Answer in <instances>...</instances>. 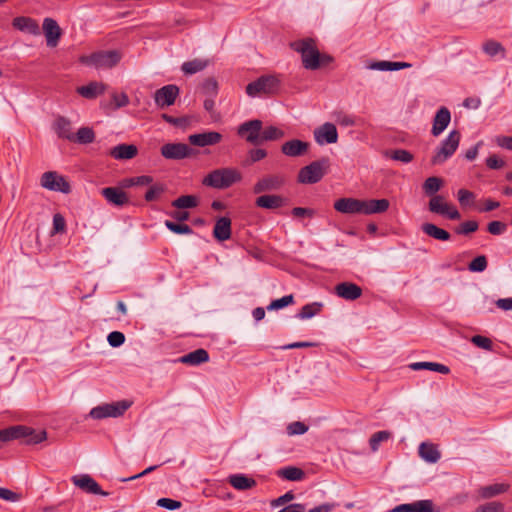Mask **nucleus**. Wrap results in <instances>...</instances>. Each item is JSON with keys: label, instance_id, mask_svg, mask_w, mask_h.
Returning a JSON list of instances; mask_svg holds the SVG:
<instances>
[{"label": "nucleus", "instance_id": "obj_8", "mask_svg": "<svg viewBox=\"0 0 512 512\" xmlns=\"http://www.w3.org/2000/svg\"><path fill=\"white\" fill-rule=\"evenodd\" d=\"M429 211L435 214L446 216L450 220H459L461 214L455 206L449 204L443 195H435L428 204Z\"/></svg>", "mask_w": 512, "mask_h": 512}, {"label": "nucleus", "instance_id": "obj_38", "mask_svg": "<svg viewBox=\"0 0 512 512\" xmlns=\"http://www.w3.org/2000/svg\"><path fill=\"white\" fill-rule=\"evenodd\" d=\"M443 180L437 176L428 177L423 183V190L427 196L431 198L438 195L437 192L443 186Z\"/></svg>", "mask_w": 512, "mask_h": 512}, {"label": "nucleus", "instance_id": "obj_44", "mask_svg": "<svg viewBox=\"0 0 512 512\" xmlns=\"http://www.w3.org/2000/svg\"><path fill=\"white\" fill-rule=\"evenodd\" d=\"M198 205V198L194 195H183L172 202V206L177 209L194 208Z\"/></svg>", "mask_w": 512, "mask_h": 512}, {"label": "nucleus", "instance_id": "obj_1", "mask_svg": "<svg viewBox=\"0 0 512 512\" xmlns=\"http://www.w3.org/2000/svg\"><path fill=\"white\" fill-rule=\"evenodd\" d=\"M291 49L301 55L302 65L307 70H317L333 62V57L321 54L312 38L296 40L290 43Z\"/></svg>", "mask_w": 512, "mask_h": 512}, {"label": "nucleus", "instance_id": "obj_12", "mask_svg": "<svg viewBox=\"0 0 512 512\" xmlns=\"http://www.w3.org/2000/svg\"><path fill=\"white\" fill-rule=\"evenodd\" d=\"M261 130L262 122L255 119L241 124L238 128V134L244 137L249 143L260 144Z\"/></svg>", "mask_w": 512, "mask_h": 512}, {"label": "nucleus", "instance_id": "obj_62", "mask_svg": "<svg viewBox=\"0 0 512 512\" xmlns=\"http://www.w3.org/2000/svg\"><path fill=\"white\" fill-rule=\"evenodd\" d=\"M472 343L476 346L483 348L485 350H491L492 349V341L491 339L481 336V335H475L471 339Z\"/></svg>", "mask_w": 512, "mask_h": 512}, {"label": "nucleus", "instance_id": "obj_17", "mask_svg": "<svg viewBox=\"0 0 512 512\" xmlns=\"http://www.w3.org/2000/svg\"><path fill=\"white\" fill-rule=\"evenodd\" d=\"M190 144L199 147L216 145L222 140V135L216 131L192 134L188 137Z\"/></svg>", "mask_w": 512, "mask_h": 512}, {"label": "nucleus", "instance_id": "obj_13", "mask_svg": "<svg viewBox=\"0 0 512 512\" xmlns=\"http://www.w3.org/2000/svg\"><path fill=\"white\" fill-rule=\"evenodd\" d=\"M314 139L319 145L334 144L338 141L337 128L333 123L326 122L314 130Z\"/></svg>", "mask_w": 512, "mask_h": 512}, {"label": "nucleus", "instance_id": "obj_22", "mask_svg": "<svg viewBox=\"0 0 512 512\" xmlns=\"http://www.w3.org/2000/svg\"><path fill=\"white\" fill-rule=\"evenodd\" d=\"M334 209L343 214H361L362 200L340 198L334 203Z\"/></svg>", "mask_w": 512, "mask_h": 512}, {"label": "nucleus", "instance_id": "obj_42", "mask_svg": "<svg viewBox=\"0 0 512 512\" xmlns=\"http://www.w3.org/2000/svg\"><path fill=\"white\" fill-rule=\"evenodd\" d=\"M285 136V132L276 127V126H268L261 130L260 134V143L263 141H275L282 139Z\"/></svg>", "mask_w": 512, "mask_h": 512}, {"label": "nucleus", "instance_id": "obj_7", "mask_svg": "<svg viewBox=\"0 0 512 512\" xmlns=\"http://www.w3.org/2000/svg\"><path fill=\"white\" fill-rule=\"evenodd\" d=\"M279 89V80L272 75L261 76L246 86V93L250 97L259 94H274Z\"/></svg>", "mask_w": 512, "mask_h": 512}, {"label": "nucleus", "instance_id": "obj_64", "mask_svg": "<svg viewBox=\"0 0 512 512\" xmlns=\"http://www.w3.org/2000/svg\"><path fill=\"white\" fill-rule=\"evenodd\" d=\"M486 165L490 169H501L504 167L505 162L503 159L493 154L486 159Z\"/></svg>", "mask_w": 512, "mask_h": 512}, {"label": "nucleus", "instance_id": "obj_5", "mask_svg": "<svg viewBox=\"0 0 512 512\" xmlns=\"http://www.w3.org/2000/svg\"><path fill=\"white\" fill-rule=\"evenodd\" d=\"M132 405V401L120 400L112 403H104L92 408L89 416L95 420H101L108 417L117 418L122 416Z\"/></svg>", "mask_w": 512, "mask_h": 512}, {"label": "nucleus", "instance_id": "obj_45", "mask_svg": "<svg viewBox=\"0 0 512 512\" xmlns=\"http://www.w3.org/2000/svg\"><path fill=\"white\" fill-rule=\"evenodd\" d=\"M95 139L94 131L89 127H81L76 135H74V140L80 144H89L92 143Z\"/></svg>", "mask_w": 512, "mask_h": 512}, {"label": "nucleus", "instance_id": "obj_58", "mask_svg": "<svg viewBox=\"0 0 512 512\" xmlns=\"http://www.w3.org/2000/svg\"><path fill=\"white\" fill-rule=\"evenodd\" d=\"M507 225L501 221H492L487 225V231L492 235H501L506 231Z\"/></svg>", "mask_w": 512, "mask_h": 512}, {"label": "nucleus", "instance_id": "obj_63", "mask_svg": "<svg viewBox=\"0 0 512 512\" xmlns=\"http://www.w3.org/2000/svg\"><path fill=\"white\" fill-rule=\"evenodd\" d=\"M17 432H18V430L14 426L0 430V441L8 442V441L16 439Z\"/></svg>", "mask_w": 512, "mask_h": 512}, {"label": "nucleus", "instance_id": "obj_31", "mask_svg": "<svg viewBox=\"0 0 512 512\" xmlns=\"http://www.w3.org/2000/svg\"><path fill=\"white\" fill-rule=\"evenodd\" d=\"M104 91L105 85L99 82H90L88 85L77 88V93L87 99H94Z\"/></svg>", "mask_w": 512, "mask_h": 512}, {"label": "nucleus", "instance_id": "obj_10", "mask_svg": "<svg viewBox=\"0 0 512 512\" xmlns=\"http://www.w3.org/2000/svg\"><path fill=\"white\" fill-rule=\"evenodd\" d=\"M161 155L166 159L181 160L194 155V150L184 143H167L161 147Z\"/></svg>", "mask_w": 512, "mask_h": 512}, {"label": "nucleus", "instance_id": "obj_20", "mask_svg": "<svg viewBox=\"0 0 512 512\" xmlns=\"http://www.w3.org/2000/svg\"><path fill=\"white\" fill-rule=\"evenodd\" d=\"M335 294L345 300L353 301L362 295V289L355 283L342 282L335 286Z\"/></svg>", "mask_w": 512, "mask_h": 512}, {"label": "nucleus", "instance_id": "obj_9", "mask_svg": "<svg viewBox=\"0 0 512 512\" xmlns=\"http://www.w3.org/2000/svg\"><path fill=\"white\" fill-rule=\"evenodd\" d=\"M40 184L43 188L67 194L71 191L69 182L56 171H48L42 174Z\"/></svg>", "mask_w": 512, "mask_h": 512}, {"label": "nucleus", "instance_id": "obj_16", "mask_svg": "<svg viewBox=\"0 0 512 512\" xmlns=\"http://www.w3.org/2000/svg\"><path fill=\"white\" fill-rule=\"evenodd\" d=\"M43 32L46 37L48 47H56L62 35L61 28L58 23L52 18H45L43 20Z\"/></svg>", "mask_w": 512, "mask_h": 512}, {"label": "nucleus", "instance_id": "obj_47", "mask_svg": "<svg viewBox=\"0 0 512 512\" xmlns=\"http://www.w3.org/2000/svg\"><path fill=\"white\" fill-rule=\"evenodd\" d=\"M386 156L402 163H410L414 158L413 154L405 149H395L388 151L386 152Z\"/></svg>", "mask_w": 512, "mask_h": 512}, {"label": "nucleus", "instance_id": "obj_18", "mask_svg": "<svg viewBox=\"0 0 512 512\" xmlns=\"http://www.w3.org/2000/svg\"><path fill=\"white\" fill-rule=\"evenodd\" d=\"M309 146L308 142L292 139L282 144L281 152L288 157H299L308 152Z\"/></svg>", "mask_w": 512, "mask_h": 512}, {"label": "nucleus", "instance_id": "obj_51", "mask_svg": "<svg viewBox=\"0 0 512 512\" xmlns=\"http://www.w3.org/2000/svg\"><path fill=\"white\" fill-rule=\"evenodd\" d=\"M487 258L484 255L475 257L468 265V269L472 272H483L487 268Z\"/></svg>", "mask_w": 512, "mask_h": 512}, {"label": "nucleus", "instance_id": "obj_15", "mask_svg": "<svg viewBox=\"0 0 512 512\" xmlns=\"http://www.w3.org/2000/svg\"><path fill=\"white\" fill-rule=\"evenodd\" d=\"M179 94V88L176 85H166L155 92L154 99L156 104L163 108L174 104Z\"/></svg>", "mask_w": 512, "mask_h": 512}, {"label": "nucleus", "instance_id": "obj_48", "mask_svg": "<svg viewBox=\"0 0 512 512\" xmlns=\"http://www.w3.org/2000/svg\"><path fill=\"white\" fill-rule=\"evenodd\" d=\"M390 437L391 433L389 431L383 430L374 433L369 440L371 450L374 452L377 451L379 449L380 444L390 439Z\"/></svg>", "mask_w": 512, "mask_h": 512}, {"label": "nucleus", "instance_id": "obj_11", "mask_svg": "<svg viewBox=\"0 0 512 512\" xmlns=\"http://www.w3.org/2000/svg\"><path fill=\"white\" fill-rule=\"evenodd\" d=\"M72 483L88 494L108 496L109 492L101 489L99 484L88 474L75 475L71 478Z\"/></svg>", "mask_w": 512, "mask_h": 512}, {"label": "nucleus", "instance_id": "obj_57", "mask_svg": "<svg viewBox=\"0 0 512 512\" xmlns=\"http://www.w3.org/2000/svg\"><path fill=\"white\" fill-rule=\"evenodd\" d=\"M157 505L159 507L165 508L167 510H176L181 508L182 503L180 501L170 499V498H160L157 501Z\"/></svg>", "mask_w": 512, "mask_h": 512}, {"label": "nucleus", "instance_id": "obj_14", "mask_svg": "<svg viewBox=\"0 0 512 512\" xmlns=\"http://www.w3.org/2000/svg\"><path fill=\"white\" fill-rule=\"evenodd\" d=\"M285 183V180L280 175H268L259 179L253 187L255 194L263 192L274 191L280 189Z\"/></svg>", "mask_w": 512, "mask_h": 512}, {"label": "nucleus", "instance_id": "obj_56", "mask_svg": "<svg viewBox=\"0 0 512 512\" xmlns=\"http://www.w3.org/2000/svg\"><path fill=\"white\" fill-rule=\"evenodd\" d=\"M308 426L300 421L292 422L287 427V433L289 435H302L306 433Z\"/></svg>", "mask_w": 512, "mask_h": 512}, {"label": "nucleus", "instance_id": "obj_28", "mask_svg": "<svg viewBox=\"0 0 512 512\" xmlns=\"http://www.w3.org/2000/svg\"><path fill=\"white\" fill-rule=\"evenodd\" d=\"M229 484L236 490L245 491L256 486V481L244 474H233L228 477Z\"/></svg>", "mask_w": 512, "mask_h": 512}, {"label": "nucleus", "instance_id": "obj_23", "mask_svg": "<svg viewBox=\"0 0 512 512\" xmlns=\"http://www.w3.org/2000/svg\"><path fill=\"white\" fill-rule=\"evenodd\" d=\"M12 26L19 31L26 32L31 35L36 36L40 34V27L38 22L31 17H15L12 21Z\"/></svg>", "mask_w": 512, "mask_h": 512}, {"label": "nucleus", "instance_id": "obj_26", "mask_svg": "<svg viewBox=\"0 0 512 512\" xmlns=\"http://www.w3.org/2000/svg\"><path fill=\"white\" fill-rule=\"evenodd\" d=\"M138 149L133 144H119L109 151V155L117 160H129L134 158Z\"/></svg>", "mask_w": 512, "mask_h": 512}, {"label": "nucleus", "instance_id": "obj_34", "mask_svg": "<svg viewBox=\"0 0 512 512\" xmlns=\"http://www.w3.org/2000/svg\"><path fill=\"white\" fill-rule=\"evenodd\" d=\"M411 64L407 62H391V61H378L370 64L369 68L380 71H397L405 68H410Z\"/></svg>", "mask_w": 512, "mask_h": 512}, {"label": "nucleus", "instance_id": "obj_32", "mask_svg": "<svg viewBox=\"0 0 512 512\" xmlns=\"http://www.w3.org/2000/svg\"><path fill=\"white\" fill-rule=\"evenodd\" d=\"M255 204L260 208L276 209L283 206L284 199L279 195H262L256 199Z\"/></svg>", "mask_w": 512, "mask_h": 512}, {"label": "nucleus", "instance_id": "obj_61", "mask_svg": "<svg viewBox=\"0 0 512 512\" xmlns=\"http://www.w3.org/2000/svg\"><path fill=\"white\" fill-rule=\"evenodd\" d=\"M416 512H439L435 509L432 500H419L415 502Z\"/></svg>", "mask_w": 512, "mask_h": 512}, {"label": "nucleus", "instance_id": "obj_35", "mask_svg": "<svg viewBox=\"0 0 512 512\" xmlns=\"http://www.w3.org/2000/svg\"><path fill=\"white\" fill-rule=\"evenodd\" d=\"M208 65H209V60L196 58V59L184 62L181 66V70L187 75H192L197 72L203 71Z\"/></svg>", "mask_w": 512, "mask_h": 512}, {"label": "nucleus", "instance_id": "obj_41", "mask_svg": "<svg viewBox=\"0 0 512 512\" xmlns=\"http://www.w3.org/2000/svg\"><path fill=\"white\" fill-rule=\"evenodd\" d=\"M483 51L490 57L500 55L501 58L505 57V48L503 45L495 40H488L482 46Z\"/></svg>", "mask_w": 512, "mask_h": 512}, {"label": "nucleus", "instance_id": "obj_52", "mask_svg": "<svg viewBox=\"0 0 512 512\" xmlns=\"http://www.w3.org/2000/svg\"><path fill=\"white\" fill-rule=\"evenodd\" d=\"M165 226L172 232L176 234H191L193 232L192 228L187 224H179L172 221L167 220L165 222Z\"/></svg>", "mask_w": 512, "mask_h": 512}, {"label": "nucleus", "instance_id": "obj_37", "mask_svg": "<svg viewBox=\"0 0 512 512\" xmlns=\"http://www.w3.org/2000/svg\"><path fill=\"white\" fill-rule=\"evenodd\" d=\"M277 475L285 480L300 481L304 478V471L295 466H287L277 471Z\"/></svg>", "mask_w": 512, "mask_h": 512}, {"label": "nucleus", "instance_id": "obj_27", "mask_svg": "<svg viewBox=\"0 0 512 512\" xmlns=\"http://www.w3.org/2000/svg\"><path fill=\"white\" fill-rule=\"evenodd\" d=\"M213 236L218 241H226L231 237V220L228 217H220L213 229Z\"/></svg>", "mask_w": 512, "mask_h": 512}, {"label": "nucleus", "instance_id": "obj_30", "mask_svg": "<svg viewBox=\"0 0 512 512\" xmlns=\"http://www.w3.org/2000/svg\"><path fill=\"white\" fill-rule=\"evenodd\" d=\"M420 457L428 463H436L440 459V452L432 443L423 442L419 446Z\"/></svg>", "mask_w": 512, "mask_h": 512}, {"label": "nucleus", "instance_id": "obj_4", "mask_svg": "<svg viewBox=\"0 0 512 512\" xmlns=\"http://www.w3.org/2000/svg\"><path fill=\"white\" fill-rule=\"evenodd\" d=\"M329 166L330 161L328 158L313 161L299 170L297 180L302 184L318 183L326 174Z\"/></svg>", "mask_w": 512, "mask_h": 512}, {"label": "nucleus", "instance_id": "obj_29", "mask_svg": "<svg viewBox=\"0 0 512 512\" xmlns=\"http://www.w3.org/2000/svg\"><path fill=\"white\" fill-rule=\"evenodd\" d=\"M209 360V354L205 349L199 348L179 358V362L188 365H199Z\"/></svg>", "mask_w": 512, "mask_h": 512}, {"label": "nucleus", "instance_id": "obj_60", "mask_svg": "<svg viewBox=\"0 0 512 512\" xmlns=\"http://www.w3.org/2000/svg\"><path fill=\"white\" fill-rule=\"evenodd\" d=\"M107 340L112 347H119L124 343L125 336L122 332L113 331L108 335Z\"/></svg>", "mask_w": 512, "mask_h": 512}, {"label": "nucleus", "instance_id": "obj_49", "mask_svg": "<svg viewBox=\"0 0 512 512\" xmlns=\"http://www.w3.org/2000/svg\"><path fill=\"white\" fill-rule=\"evenodd\" d=\"M201 89L205 95L214 97L218 92V83L214 78H207L201 84Z\"/></svg>", "mask_w": 512, "mask_h": 512}, {"label": "nucleus", "instance_id": "obj_46", "mask_svg": "<svg viewBox=\"0 0 512 512\" xmlns=\"http://www.w3.org/2000/svg\"><path fill=\"white\" fill-rule=\"evenodd\" d=\"M457 199L461 207H472L475 204L476 196L473 192L467 189H459L457 192Z\"/></svg>", "mask_w": 512, "mask_h": 512}, {"label": "nucleus", "instance_id": "obj_53", "mask_svg": "<svg viewBox=\"0 0 512 512\" xmlns=\"http://www.w3.org/2000/svg\"><path fill=\"white\" fill-rule=\"evenodd\" d=\"M504 505L498 501L488 502L486 504L480 505L476 508L474 512H503Z\"/></svg>", "mask_w": 512, "mask_h": 512}, {"label": "nucleus", "instance_id": "obj_33", "mask_svg": "<svg viewBox=\"0 0 512 512\" xmlns=\"http://www.w3.org/2000/svg\"><path fill=\"white\" fill-rule=\"evenodd\" d=\"M422 231L428 236L441 241H448L451 238L449 232L432 223H424L422 225Z\"/></svg>", "mask_w": 512, "mask_h": 512}, {"label": "nucleus", "instance_id": "obj_19", "mask_svg": "<svg viewBox=\"0 0 512 512\" xmlns=\"http://www.w3.org/2000/svg\"><path fill=\"white\" fill-rule=\"evenodd\" d=\"M101 195L114 206L122 207L129 203L128 195L118 187L103 188Z\"/></svg>", "mask_w": 512, "mask_h": 512}, {"label": "nucleus", "instance_id": "obj_21", "mask_svg": "<svg viewBox=\"0 0 512 512\" xmlns=\"http://www.w3.org/2000/svg\"><path fill=\"white\" fill-rule=\"evenodd\" d=\"M14 427L18 430L16 439H25L26 444H38L47 438V433L44 430L36 432L27 426L18 425Z\"/></svg>", "mask_w": 512, "mask_h": 512}, {"label": "nucleus", "instance_id": "obj_25", "mask_svg": "<svg viewBox=\"0 0 512 512\" xmlns=\"http://www.w3.org/2000/svg\"><path fill=\"white\" fill-rule=\"evenodd\" d=\"M389 201L387 199H371L362 200L361 214L371 215L387 211L389 208Z\"/></svg>", "mask_w": 512, "mask_h": 512}, {"label": "nucleus", "instance_id": "obj_43", "mask_svg": "<svg viewBox=\"0 0 512 512\" xmlns=\"http://www.w3.org/2000/svg\"><path fill=\"white\" fill-rule=\"evenodd\" d=\"M323 307L322 303L313 302L310 304L304 305L301 310L297 314V318L301 320L310 319L315 315L319 314L321 308Z\"/></svg>", "mask_w": 512, "mask_h": 512}, {"label": "nucleus", "instance_id": "obj_54", "mask_svg": "<svg viewBox=\"0 0 512 512\" xmlns=\"http://www.w3.org/2000/svg\"><path fill=\"white\" fill-rule=\"evenodd\" d=\"M478 223L474 220L465 221L456 228L457 234L468 235L478 230Z\"/></svg>", "mask_w": 512, "mask_h": 512}, {"label": "nucleus", "instance_id": "obj_50", "mask_svg": "<svg viewBox=\"0 0 512 512\" xmlns=\"http://www.w3.org/2000/svg\"><path fill=\"white\" fill-rule=\"evenodd\" d=\"M294 302V297L292 294L283 296L282 298L273 300L268 306L267 309L269 311L271 310H278L281 308H284Z\"/></svg>", "mask_w": 512, "mask_h": 512}, {"label": "nucleus", "instance_id": "obj_40", "mask_svg": "<svg viewBox=\"0 0 512 512\" xmlns=\"http://www.w3.org/2000/svg\"><path fill=\"white\" fill-rule=\"evenodd\" d=\"M410 367L413 370L426 369V370H431V371L439 372V373H442V374H448L449 371H450L449 367H447V366H445L443 364L434 363V362H415V363H412L410 365Z\"/></svg>", "mask_w": 512, "mask_h": 512}, {"label": "nucleus", "instance_id": "obj_55", "mask_svg": "<svg viewBox=\"0 0 512 512\" xmlns=\"http://www.w3.org/2000/svg\"><path fill=\"white\" fill-rule=\"evenodd\" d=\"M165 187L161 184L152 185L145 194V200L148 202L156 200L163 192Z\"/></svg>", "mask_w": 512, "mask_h": 512}, {"label": "nucleus", "instance_id": "obj_2", "mask_svg": "<svg viewBox=\"0 0 512 512\" xmlns=\"http://www.w3.org/2000/svg\"><path fill=\"white\" fill-rule=\"evenodd\" d=\"M242 180V174L235 168H218L208 173L202 180V185L214 189H227Z\"/></svg>", "mask_w": 512, "mask_h": 512}, {"label": "nucleus", "instance_id": "obj_36", "mask_svg": "<svg viewBox=\"0 0 512 512\" xmlns=\"http://www.w3.org/2000/svg\"><path fill=\"white\" fill-rule=\"evenodd\" d=\"M55 130L59 137L74 140V134L71 132V123L64 117H58L55 121Z\"/></svg>", "mask_w": 512, "mask_h": 512}, {"label": "nucleus", "instance_id": "obj_3", "mask_svg": "<svg viewBox=\"0 0 512 512\" xmlns=\"http://www.w3.org/2000/svg\"><path fill=\"white\" fill-rule=\"evenodd\" d=\"M122 58L117 50L99 51L80 57V62L96 69H109L116 66Z\"/></svg>", "mask_w": 512, "mask_h": 512}, {"label": "nucleus", "instance_id": "obj_59", "mask_svg": "<svg viewBox=\"0 0 512 512\" xmlns=\"http://www.w3.org/2000/svg\"><path fill=\"white\" fill-rule=\"evenodd\" d=\"M66 229V222L64 217L57 213L53 216V234L64 233Z\"/></svg>", "mask_w": 512, "mask_h": 512}, {"label": "nucleus", "instance_id": "obj_24", "mask_svg": "<svg viewBox=\"0 0 512 512\" xmlns=\"http://www.w3.org/2000/svg\"><path fill=\"white\" fill-rule=\"evenodd\" d=\"M451 114L448 108L441 107L434 116L431 133L433 136H439L449 125Z\"/></svg>", "mask_w": 512, "mask_h": 512}, {"label": "nucleus", "instance_id": "obj_39", "mask_svg": "<svg viewBox=\"0 0 512 512\" xmlns=\"http://www.w3.org/2000/svg\"><path fill=\"white\" fill-rule=\"evenodd\" d=\"M508 488H509V485L503 484V483L488 485V486L481 487L479 489V495L483 499H489L496 495L506 492L508 490Z\"/></svg>", "mask_w": 512, "mask_h": 512}, {"label": "nucleus", "instance_id": "obj_6", "mask_svg": "<svg viewBox=\"0 0 512 512\" xmlns=\"http://www.w3.org/2000/svg\"><path fill=\"white\" fill-rule=\"evenodd\" d=\"M461 135L457 130L451 131L448 136L441 142V145L435 151V154L431 158L433 165H439L444 163L450 158L457 150L460 143Z\"/></svg>", "mask_w": 512, "mask_h": 512}]
</instances>
